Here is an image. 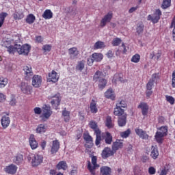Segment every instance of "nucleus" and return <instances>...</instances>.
<instances>
[{
	"label": "nucleus",
	"instance_id": "nucleus-31",
	"mask_svg": "<svg viewBox=\"0 0 175 175\" xmlns=\"http://www.w3.org/2000/svg\"><path fill=\"white\" fill-rule=\"evenodd\" d=\"M56 167L58 170H66L68 169V163L65 161H61L56 165Z\"/></svg>",
	"mask_w": 175,
	"mask_h": 175
},
{
	"label": "nucleus",
	"instance_id": "nucleus-25",
	"mask_svg": "<svg viewBox=\"0 0 175 175\" xmlns=\"http://www.w3.org/2000/svg\"><path fill=\"white\" fill-rule=\"evenodd\" d=\"M68 54L71 59H75V58H77V55H79V51H77V47H72L68 49Z\"/></svg>",
	"mask_w": 175,
	"mask_h": 175
},
{
	"label": "nucleus",
	"instance_id": "nucleus-21",
	"mask_svg": "<svg viewBox=\"0 0 175 175\" xmlns=\"http://www.w3.org/2000/svg\"><path fill=\"white\" fill-rule=\"evenodd\" d=\"M51 104L55 110H58V106L61 105V98H59V96L55 95L51 100Z\"/></svg>",
	"mask_w": 175,
	"mask_h": 175
},
{
	"label": "nucleus",
	"instance_id": "nucleus-22",
	"mask_svg": "<svg viewBox=\"0 0 175 175\" xmlns=\"http://www.w3.org/2000/svg\"><path fill=\"white\" fill-rule=\"evenodd\" d=\"M13 163L16 165H21L24 161V156L20 153H17L14 157H13Z\"/></svg>",
	"mask_w": 175,
	"mask_h": 175
},
{
	"label": "nucleus",
	"instance_id": "nucleus-43",
	"mask_svg": "<svg viewBox=\"0 0 175 175\" xmlns=\"http://www.w3.org/2000/svg\"><path fill=\"white\" fill-rule=\"evenodd\" d=\"M14 42V40L13 39L7 38L6 40H3L2 46L5 47V49H8V47H10L13 44Z\"/></svg>",
	"mask_w": 175,
	"mask_h": 175
},
{
	"label": "nucleus",
	"instance_id": "nucleus-62",
	"mask_svg": "<svg viewBox=\"0 0 175 175\" xmlns=\"http://www.w3.org/2000/svg\"><path fill=\"white\" fill-rule=\"evenodd\" d=\"M8 16V13L2 12L0 14V23H3L5 21V18Z\"/></svg>",
	"mask_w": 175,
	"mask_h": 175
},
{
	"label": "nucleus",
	"instance_id": "nucleus-24",
	"mask_svg": "<svg viewBox=\"0 0 175 175\" xmlns=\"http://www.w3.org/2000/svg\"><path fill=\"white\" fill-rule=\"evenodd\" d=\"M89 126L90 128H91V129L94 131V133H99L102 132L100 129H99V127L98 126V122L94 120H91L89 122Z\"/></svg>",
	"mask_w": 175,
	"mask_h": 175
},
{
	"label": "nucleus",
	"instance_id": "nucleus-6",
	"mask_svg": "<svg viewBox=\"0 0 175 175\" xmlns=\"http://www.w3.org/2000/svg\"><path fill=\"white\" fill-rule=\"evenodd\" d=\"M97 161L98 158L96 156H93L92 157V163L93 166L91 165V162H90V161H88V170H90L92 174H95V170L96 169V167H98V166H99L96 163Z\"/></svg>",
	"mask_w": 175,
	"mask_h": 175
},
{
	"label": "nucleus",
	"instance_id": "nucleus-48",
	"mask_svg": "<svg viewBox=\"0 0 175 175\" xmlns=\"http://www.w3.org/2000/svg\"><path fill=\"white\" fill-rule=\"evenodd\" d=\"M131 129H129L125 131L120 132V135L122 139H126L127 137H129V135H131Z\"/></svg>",
	"mask_w": 175,
	"mask_h": 175
},
{
	"label": "nucleus",
	"instance_id": "nucleus-56",
	"mask_svg": "<svg viewBox=\"0 0 175 175\" xmlns=\"http://www.w3.org/2000/svg\"><path fill=\"white\" fill-rule=\"evenodd\" d=\"M17 100H16V96L14 94L11 95V99L10 100V106H16Z\"/></svg>",
	"mask_w": 175,
	"mask_h": 175
},
{
	"label": "nucleus",
	"instance_id": "nucleus-36",
	"mask_svg": "<svg viewBox=\"0 0 175 175\" xmlns=\"http://www.w3.org/2000/svg\"><path fill=\"white\" fill-rule=\"evenodd\" d=\"M92 57L96 62H100V61L103 59V55H102V53H94L92 55Z\"/></svg>",
	"mask_w": 175,
	"mask_h": 175
},
{
	"label": "nucleus",
	"instance_id": "nucleus-10",
	"mask_svg": "<svg viewBox=\"0 0 175 175\" xmlns=\"http://www.w3.org/2000/svg\"><path fill=\"white\" fill-rule=\"evenodd\" d=\"M115 152L113 150V149L111 150V148H109V147H105L101 153V157L103 158V159H107V158L110 157H113V155H114Z\"/></svg>",
	"mask_w": 175,
	"mask_h": 175
},
{
	"label": "nucleus",
	"instance_id": "nucleus-27",
	"mask_svg": "<svg viewBox=\"0 0 175 175\" xmlns=\"http://www.w3.org/2000/svg\"><path fill=\"white\" fill-rule=\"evenodd\" d=\"M150 157L152 159H157L158 157H159V151H158V147L157 146H152Z\"/></svg>",
	"mask_w": 175,
	"mask_h": 175
},
{
	"label": "nucleus",
	"instance_id": "nucleus-14",
	"mask_svg": "<svg viewBox=\"0 0 175 175\" xmlns=\"http://www.w3.org/2000/svg\"><path fill=\"white\" fill-rule=\"evenodd\" d=\"M32 85L35 88H39L42 85V76L34 75L32 77Z\"/></svg>",
	"mask_w": 175,
	"mask_h": 175
},
{
	"label": "nucleus",
	"instance_id": "nucleus-51",
	"mask_svg": "<svg viewBox=\"0 0 175 175\" xmlns=\"http://www.w3.org/2000/svg\"><path fill=\"white\" fill-rule=\"evenodd\" d=\"M171 2L172 0H163L161 8L163 9H167V8H170Z\"/></svg>",
	"mask_w": 175,
	"mask_h": 175
},
{
	"label": "nucleus",
	"instance_id": "nucleus-23",
	"mask_svg": "<svg viewBox=\"0 0 175 175\" xmlns=\"http://www.w3.org/2000/svg\"><path fill=\"white\" fill-rule=\"evenodd\" d=\"M59 150V142L57 139L53 141L51 149V154H57Z\"/></svg>",
	"mask_w": 175,
	"mask_h": 175
},
{
	"label": "nucleus",
	"instance_id": "nucleus-55",
	"mask_svg": "<svg viewBox=\"0 0 175 175\" xmlns=\"http://www.w3.org/2000/svg\"><path fill=\"white\" fill-rule=\"evenodd\" d=\"M133 173H134V175H142L143 172H142L140 167L136 165L133 168Z\"/></svg>",
	"mask_w": 175,
	"mask_h": 175
},
{
	"label": "nucleus",
	"instance_id": "nucleus-61",
	"mask_svg": "<svg viewBox=\"0 0 175 175\" xmlns=\"http://www.w3.org/2000/svg\"><path fill=\"white\" fill-rule=\"evenodd\" d=\"M170 28H174L172 30V40L175 42V23H172Z\"/></svg>",
	"mask_w": 175,
	"mask_h": 175
},
{
	"label": "nucleus",
	"instance_id": "nucleus-34",
	"mask_svg": "<svg viewBox=\"0 0 175 175\" xmlns=\"http://www.w3.org/2000/svg\"><path fill=\"white\" fill-rule=\"evenodd\" d=\"M100 174L102 175H110L111 174V168L107 166H103L100 167Z\"/></svg>",
	"mask_w": 175,
	"mask_h": 175
},
{
	"label": "nucleus",
	"instance_id": "nucleus-42",
	"mask_svg": "<svg viewBox=\"0 0 175 175\" xmlns=\"http://www.w3.org/2000/svg\"><path fill=\"white\" fill-rule=\"evenodd\" d=\"M46 131H47V126L43 124H39L36 129L37 133H44Z\"/></svg>",
	"mask_w": 175,
	"mask_h": 175
},
{
	"label": "nucleus",
	"instance_id": "nucleus-38",
	"mask_svg": "<svg viewBox=\"0 0 175 175\" xmlns=\"http://www.w3.org/2000/svg\"><path fill=\"white\" fill-rule=\"evenodd\" d=\"M166 136L165 134H163L161 133H159V131H157L155 134V139L157 143H162L163 142V137Z\"/></svg>",
	"mask_w": 175,
	"mask_h": 175
},
{
	"label": "nucleus",
	"instance_id": "nucleus-41",
	"mask_svg": "<svg viewBox=\"0 0 175 175\" xmlns=\"http://www.w3.org/2000/svg\"><path fill=\"white\" fill-rule=\"evenodd\" d=\"M42 17L45 20H50V18H53V12L51 10H46L44 12Z\"/></svg>",
	"mask_w": 175,
	"mask_h": 175
},
{
	"label": "nucleus",
	"instance_id": "nucleus-13",
	"mask_svg": "<svg viewBox=\"0 0 175 175\" xmlns=\"http://www.w3.org/2000/svg\"><path fill=\"white\" fill-rule=\"evenodd\" d=\"M21 90L26 95H30L31 92H32V87L25 82L21 83Z\"/></svg>",
	"mask_w": 175,
	"mask_h": 175
},
{
	"label": "nucleus",
	"instance_id": "nucleus-37",
	"mask_svg": "<svg viewBox=\"0 0 175 175\" xmlns=\"http://www.w3.org/2000/svg\"><path fill=\"white\" fill-rule=\"evenodd\" d=\"M13 18L14 20H21V18H24V12H23V10L16 12V13L13 14Z\"/></svg>",
	"mask_w": 175,
	"mask_h": 175
},
{
	"label": "nucleus",
	"instance_id": "nucleus-49",
	"mask_svg": "<svg viewBox=\"0 0 175 175\" xmlns=\"http://www.w3.org/2000/svg\"><path fill=\"white\" fill-rule=\"evenodd\" d=\"M122 42V40L120 38H116L112 40L111 44L113 46H120V44Z\"/></svg>",
	"mask_w": 175,
	"mask_h": 175
},
{
	"label": "nucleus",
	"instance_id": "nucleus-63",
	"mask_svg": "<svg viewBox=\"0 0 175 175\" xmlns=\"http://www.w3.org/2000/svg\"><path fill=\"white\" fill-rule=\"evenodd\" d=\"M167 173H169V169L164 167V168L161 170L159 175H167Z\"/></svg>",
	"mask_w": 175,
	"mask_h": 175
},
{
	"label": "nucleus",
	"instance_id": "nucleus-57",
	"mask_svg": "<svg viewBox=\"0 0 175 175\" xmlns=\"http://www.w3.org/2000/svg\"><path fill=\"white\" fill-rule=\"evenodd\" d=\"M144 29V25L143 24L137 25V32L139 35H140V33H143Z\"/></svg>",
	"mask_w": 175,
	"mask_h": 175
},
{
	"label": "nucleus",
	"instance_id": "nucleus-9",
	"mask_svg": "<svg viewBox=\"0 0 175 175\" xmlns=\"http://www.w3.org/2000/svg\"><path fill=\"white\" fill-rule=\"evenodd\" d=\"M83 139L86 142L85 144V148H92L94 147V139L90 134H83Z\"/></svg>",
	"mask_w": 175,
	"mask_h": 175
},
{
	"label": "nucleus",
	"instance_id": "nucleus-33",
	"mask_svg": "<svg viewBox=\"0 0 175 175\" xmlns=\"http://www.w3.org/2000/svg\"><path fill=\"white\" fill-rule=\"evenodd\" d=\"M105 96L107 99H111V100H114L116 99V95L114 94V92L112 89H109L105 93Z\"/></svg>",
	"mask_w": 175,
	"mask_h": 175
},
{
	"label": "nucleus",
	"instance_id": "nucleus-29",
	"mask_svg": "<svg viewBox=\"0 0 175 175\" xmlns=\"http://www.w3.org/2000/svg\"><path fill=\"white\" fill-rule=\"evenodd\" d=\"M117 81H120L121 83L124 81V75L122 73H118L113 75L112 82L117 84Z\"/></svg>",
	"mask_w": 175,
	"mask_h": 175
},
{
	"label": "nucleus",
	"instance_id": "nucleus-47",
	"mask_svg": "<svg viewBox=\"0 0 175 175\" xmlns=\"http://www.w3.org/2000/svg\"><path fill=\"white\" fill-rule=\"evenodd\" d=\"M96 140L95 145L98 147V146L100 145V142H102V132L96 133Z\"/></svg>",
	"mask_w": 175,
	"mask_h": 175
},
{
	"label": "nucleus",
	"instance_id": "nucleus-40",
	"mask_svg": "<svg viewBox=\"0 0 175 175\" xmlns=\"http://www.w3.org/2000/svg\"><path fill=\"white\" fill-rule=\"evenodd\" d=\"M62 116L64 118L65 122H69L70 120V112L69 111H66V108L62 111Z\"/></svg>",
	"mask_w": 175,
	"mask_h": 175
},
{
	"label": "nucleus",
	"instance_id": "nucleus-58",
	"mask_svg": "<svg viewBox=\"0 0 175 175\" xmlns=\"http://www.w3.org/2000/svg\"><path fill=\"white\" fill-rule=\"evenodd\" d=\"M166 98V100L167 102H168L169 103H170V105H174V98H173V96H165Z\"/></svg>",
	"mask_w": 175,
	"mask_h": 175
},
{
	"label": "nucleus",
	"instance_id": "nucleus-35",
	"mask_svg": "<svg viewBox=\"0 0 175 175\" xmlns=\"http://www.w3.org/2000/svg\"><path fill=\"white\" fill-rule=\"evenodd\" d=\"M105 126L109 129H111V128H114V123L113 122V120H111V116H107L105 120Z\"/></svg>",
	"mask_w": 175,
	"mask_h": 175
},
{
	"label": "nucleus",
	"instance_id": "nucleus-20",
	"mask_svg": "<svg viewBox=\"0 0 175 175\" xmlns=\"http://www.w3.org/2000/svg\"><path fill=\"white\" fill-rule=\"evenodd\" d=\"M158 77L157 74H153L152 75V78L149 80V81L146 84V90H152V87H154V83H155L156 79Z\"/></svg>",
	"mask_w": 175,
	"mask_h": 175
},
{
	"label": "nucleus",
	"instance_id": "nucleus-52",
	"mask_svg": "<svg viewBox=\"0 0 175 175\" xmlns=\"http://www.w3.org/2000/svg\"><path fill=\"white\" fill-rule=\"evenodd\" d=\"M140 62V55L135 54L131 58V62H134V64H137Z\"/></svg>",
	"mask_w": 175,
	"mask_h": 175
},
{
	"label": "nucleus",
	"instance_id": "nucleus-39",
	"mask_svg": "<svg viewBox=\"0 0 175 175\" xmlns=\"http://www.w3.org/2000/svg\"><path fill=\"white\" fill-rule=\"evenodd\" d=\"M105 47H106V45L105 44V43L102 41H97L94 46L93 49L94 50H99L100 49H105Z\"/></svg>",
	"mask_w": 175,
	"mask_h": 175
},
{
	"label": "nucleus",
	"instance_id": "nucleus-50",
	"mask_svg": "<svg viewBox=\"0 0 175 175\" xmlns=\"http://www.w3.org/2000/svg\"><path fill=\"white\" fill-rule=\"evenodd\" d=\"M84 62L80 61L78 62L77 65L76 66V70H79V72H81L83 69H84Z\"/></svg>",
	"mask_w": 175,
	"mask_h": 175
},
{
	"label": "nucleus",
	"instance_id": "nucleus-5",
	"mask_svg": "<svg viewBox=\"0 0 175 175\" xmlns=\"http://www.w3.org/2000/svg\"><path fill=\"white\" fill-rule=\"evenodd\" d=\"M31 51V46L28 44H25L23 45L18 44L17 46V53L18 54L23 55H28Z\"/></svg>",
	"mask_w": 175,
	"mask_h": 175
},
{
	"label": "nucleus",
	"instance_id": "nucleus-54",
	"mask_svg": "<svg viewBox=\"0 0 175 175\" xmlns=\"http://www.w3.org/2000/svg\"><path fill=\"white\" fill-rule=\"evenodd\" d=\"M36 17L34 14H29L26 18L27 23H33L36 20Z\"/></svg>",
	"mask_w": 175,
	"mask_h": 175
},
{
	"label": "nucleus",
	"instance_id": "nucleus-44",
	"mask_svg": "<svg viewBox=\"0 0 175 175\" xmlns=\"http://www.w3.org/2000/svg\"><path fill=\"white\" fill-rule=\"evenodd\" d=\"M113 18V13L109 12L107 15H105L101 21V23H110Z\"/></svg>",
	"mask_w": 175,
	"mask_h": 175
},
{
	"label": "nucleus",
	"instance_id": "nucleus-2",
	"mask_svg": "<svg viewBox=\"0 0 175 175\" xmlns=\"http://www.w3.org/2000/svg\"><path fill=\"white\" fill-rule=\"evenodd\" d=\"M43 155L39 153L31 154L29 159L32 167H38V166H40V165L43 163Z\"/></svg>",
	"mask_w": 175,
	"mask_h": 175
},
{
	"label": "nucleus",
	"instance_id": "nucleus-3",
	"mask_svg": "<svg viewBox=\"0 0 175 175\" xmlns=\"http://www.w3.org/2000/svg\"><path fill=\"white\" fill-rule=\"evenodd\" d=\"M52 115L53 111L51 110V107L50 106L44 105V107H42V113L40 116V118H41L43 122H46Z\"/></svg>",
	"mask_w": 175,
	"mask_h": 175
},
{
	"label": "nucleus",
	"instance_id": "nucleus-59",
	"mask_svg": "<svg viewBox=\"0 0 175 175\" xmlns=\"http://www.w3.org/2000/svg\"><path fill=\"white\" fill-rule=\"evenodd\" d=\"M33 111H34V113L36 114L37 116H40L43 110H42L40 107H36L33 109Z\"/></svg>",
	"mask_w": 175,
	"mask_h": 175
},
{
	"label": "nucleus",
	"instance_id": "nucleus-15",
	"mask_svg": "<svg viewBox=\"0 0 175 175\" xmlns=\"http://www.w3.org/2000/svg\"><path fill=\"white\" fill-rule=\"evenodd\" d=\"M137 107L141 109L142 116H147L148 114L149 107L147 103L141 102Z\"/></svg>",
	"mask_w": 175,
	"mask_h": 175
},
{
	"label": "nucleus",
	"instance_id": "nucleus-4",
	"mask_svg": "<svg viewBox=\"0 0 175 175\" xmlns=\"http://www.w3.org/2000/svg\"><path fill=\"white\" fill-rule=\"evenodd\" d=\"M128 107V105L126 104V100H118V103H116V107L114 109L113 114L119 115L120 113H125L123 109H126Z\"/></svg>",
	"mask_w": 175,
	"mask_h": 175
},
{
	"label": "nucleus",
	"instance_id": "nucleus-60",
	"mask_svg": "<svg viewBox=\"0 0 175 175\" xmlns=\"http://www.w3.org/2000/svg\"><path fill=\"white\" fill-rule=\"evenodd\" d=\"M51 47L52 46L50 44H45L42 46V50H44V51H45V53L47 51L50 52V51H51Z\"/></svg>",
	"mask_w": 175,
	"mask_h": 175
},
{
	"label": "nucleus",
	"instance_id": "nucleus-53",
	"mask_svg": "<svg viewBox=\"0 0 175 175\" xmlns=\"http://www.w3.org/2000/svg\"><path fill=\"white\" fill-rule=\"evenodd\" d=\"M159 133H162L163 135H165V136H167V126H162L159 129Z\"/></svg>",
	"mask_w": 175,
	"mask_h": 175
},
{
	"label": "nucleus",
	"instance_id": "nucleus-7",
	"mask_svg": "<svg viewBox=\"0 0 175 175\" xmlns=\"http://www.w3.org/2000/svg\"><path fill=\"white\" fill-rule=\"evenodd\" d=\"M10 113H5V115H3L1 119V124L3 129H7L10 125V118L9 117Z\"/></svg>",
	"mask_w": 175,
	"mask_h": 175
},
{
	"label": "nucleus",
	"instance_id": "nucleus-8",
	"mask_svg": "<svg viewBox=\"0 0 175 175\" xmlns=\"http://www.w3.org/2000/svg\"><path fill=\"white\" fill-rule=\"evenodd\" d=\"M114 116L119 117L118 120V124L120 126H125V125H126V113L120 112L119 114H114Z\"/></svg>",
	"mask_w": 175,
	"mask_h": 175
},
{
	"label": "nucleus",
	"instance_id": "nucleus-11",
	"mask_svg": "<svg viewBox=\"0 0 175 175\" xmlns=\"http://www.w3.org/2000/svg\"><path fill=\"white\" fill-rule=\"evenodd\" d=\"M17 169H18V167H16V165L10 164L9 165L5 166L4 168V172L7 174L14 175L16 173H17Z\"/></svg>",
	"mask_w": 175,
	"mask_h": 175
},
{
	"label": "nucleus",
	"instance_id": "nucleus-32",
	"mask_svg": "<svg viewBox=\"0 0 175 175\" xmlns=\"http://www.w3.org/2000/svg\"><path fill=\"white\" fill-rule=\"evenodd\" d=\"M90 109L91 113H92L93 114H96V113H98V107H96V102L95 101V100H92L90 105Z\"/></svg>",
	"mask_w": 175,
	"mask_h": 175
},
{
	"label": "nucleus",
	"instance_id": "nucleus-19",
	"mask_svg": "<svg viewBox=\"0 0 175 175\" xmlns=\"http://www.w3.org/2000/svg\"><path fill=\"white\" fill-rule=\"evenodd\" d=\"M29 142L31 150H36V148L39 146V144L38 143V141H36V139H35V135H30Z\"/></svg>",
	"mask_w": 175,
	"mask_h": 175
},
{
	"label": "nucleus",
	"instance_id": "nucleus-17",
	"mask_svg": "<svg viewBox=\"0 0 175 175\" xmlns=\"http://www.w3.org/2000/svg\"><path fill=\"white\" fill-rule=\"evenodd\" d=\"M135 133L140 137L141 139H143L144 140L148 139L149 136L147 134V132L144 131L142 129H135Z\"/></svg>",
	"mask_w": 175,
	"mask_h": 175
},
{
	"label": "nucleus",
	"instance_id": "nucleus-64",
	"mask_svg": "<svg viewBox=\"0 0 175 175\" xmlns=\"http://www.w3.org/2000/svg\"><path fill=\"white\" fill-rule=\"evenodd\" d=\"M172 87L175 88V70L172 72Z\"/></svg>",
	"mask_w": 175,
	"mask_h": 175
},
{
	"label": "nucleus",
	"instance_id": "nucleus-30",
	"mask_svg": "<svg viewBox=\"0 0 175 175\" xmlns=\"http://www.w3.org/2000/svg\"><path fill=\"white\" fill-rule=\"evenodd\" d=\"M23 70L26 77H29V76H33V72L32 71V67L31 66H25L23 67Z\"/></svg>",
	"mask_w": 175,
	"mask_h": 175
},
{
	"label": "nucleus",
	"instance_id": "nucleus-12",
	"mask_svg": "<svg viewBox=\"0 0 175 175\" xmlns=\"http://www.w3.org/2000/svg\"><path fill=\"white\" fill-rule=\"evenodd\" d=\"M162 12L159 10H157L156 12L152 15H149L148 16V21H152V23H158L159 21V18H161V15Z\"/></svg>",
	"mask_w": 175,
	"mask_h": 175
},
{
	"label": "nucleus",
	"instance_id": "nucleus-45",
	"mask_svg": "<svg viewBox=\"0 0 175 175\" xmlns=\"http://www.w3.org/2000/svg\"><path fill=\"white\" fill-rule=\"evenodd\" d=\"M17 46H18V44H15L14 46L10 45L8 46L7 48L8 53H9V54H14L16 51H17Z\"/></svg>",
	"mask_w": 175,
	"mask_h": 175
},
{
	"label": "nucleus",
	"instance_id": "nucleus-1",
	"mask_svg": "<svg viewBox=\"0 0 175 175\" xmlns=\"http://www.w3.org/2000/svg\"><path fill=\"white\" fill-rule=\"evenodd\" d=\"M103 77H105V75L103 72L100 70H97L93 77V81H95V83L98 81V88H100V90H103L107 84V80Z\"/></svg>",
	"mask_w": 175,
	"mask_h": 175
},
{
	"label": "nucleus",
	"instance_id": "nucleus-16",
	"mask_svg": "<svg viewBox=\"0 0 175 175\" xmlns=\"http://www.w3.org/2000/svg\"><path fill=\"white\" fill-rule=\"evenodd\" d=\"M124 147V143L121 142L120 139H116L115 142L112 144V150L113 152H117L118 150H121Z\"/></svg>",
	"mask_w": 175,
	"mask_h": 175
},
{
	"label": "nucleus",
	"instance_id": "nucleus-18",
	"mask_svg": "<svg viewBox=\"0 0 175 175\" xmlns=\"http://www.w3.org/2000/svg\"><path fill=\"white\" fill-rule=\"evenodd\" d=\"M59 79V76L58 73L55 70H52L51 73L49 74L48 81H52V83H57L58 79Z\"/></svg>",
	"mask_w": 175,
	"mask_h": 175
},
{
	"label": "nucleus",
	"instance_id": "nucleus-26",
	"mask_svg": "<svg viewBox=\"0 0 175 175\" xmlns=\"http://www.w3.org/2000/svg\"><path fill=\"white\" fill-rule=\"evenodd\" d=\"M162 57V51L158 50L157 53L152 51L150 53V59H156V61H159L161 57Z\"/></svg>",
	"mask_w": 175,
	"mask_h": 175
},
{
	"label": "nucleus",
	"instance_id": "nucleus-28",
	"mask_svg": "<svg viewBox=\"0 0 175 175\" xmlns=\"http://www.w3.org/2000/svg\"><path fill=\"white\" fill-rule=\"evenodd\" d=\"M106 144H111L113 143V135L109 132H105V135L103 136Z\"/></svg>",
	"mask_w": 175,
	"mask_h": 175
},
{
	"label": "nucleus",
	"instance_id": "nucleus-46",
	"mask_svg": "<svg viewBox=\"0 0 175 175\" xmlns=\"http://www.w3.org/2000/svg\"><path fill=\"white\" fill-rule=\"evenodd\" d=\"M9 80L6 77H0V88H5L8 85Z\"/></svg>",
	"mask_w": 175,
	"mask_h": 175
}]
</instances>
